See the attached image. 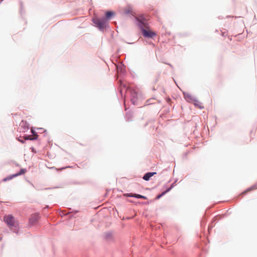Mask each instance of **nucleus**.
I'll list each match as a JSON object with an SVG mask.
<instances>
[{
	"label": "nucleus",
	"instance_id": "obj_1",
	"mask_svg": "<svg viewBox=\"0 0 257 257\" xmlns=\"http://www.w3.org/2000/svg\"><path fill=\"white\" fill-rule=\"evenodd\" d=\"M120 92L122 94L123 91H127L131 95V100L134 105H138L141 99L138 90L132 88H128L126 84L120 81Z\"/></svg>",
	"mask_w": 257,
	"mask_h": 257
},
{
	"label": "nucleus",
	"instance_id": "obj_2",
	"mask_svg": "<svg viewBox=\"0 0 257 257\" xmlns=\"http://www.w3.org/2000/svg\"><path fill=\"white\" fill-rule=\"evenodd\" d=\"M4 221L7 223L11 230L14 232L18 231L19 222L16 220L12 215H6L4 218Z\"/></svg>",
	"mask_w": 257,
	"mask_h": 257
},
{
	"label": "nucleus",
	"instance_id": "obj_3",
	"mask_svg": "<svg viewBox=\"0 0 257 257\" xmlns=\"http://www.w3.org/2000/svg\"><path fill=\"white\" fill-rule=\"evenodd\" d=\"M156 37V33L151 30L146 26V42L149 44H153L154 38Z\"/></svg>",
	"mask_w": 257,
	"mask_h": 257
},
{
	"label": "nucleus",
	"instance_id": "obj_4",
	"mask_svg": "<svg viewBox=\"0 0 257 257\" xmlns=\"http://www.w3.org/2000/svg\"><path fill=\"white\" fill-rule=\"evenodd\" d=\"M93 22L96 25L97 27H98L100 29H103L106 27L107 21L106 19H95L93 20Z\"/></svg>",
	"mask_w": 257,
	"mask_h": 257
},
{
	"label": "nucleus",
	"instance_id": "obj_5",
	"mask_svg": "<svg viewBox=\"0 0 257 257\" xmlns=\"http://www.w3.org/2000/svg\"><path fill=\"white\" fill-rule=\"evenodd\" d=\"M137 25L139 26L141 30L142 34L145 36V28H144V21L145 19L143 17H141L140 18H137Z\"/></svg>",
	"mask_w": 257,
	"mask_h": 257
},
{
	"label": "nucleus",
	"instance_id": "obj_6",
	"mask_svg": "<svg viewBox=\"0 0 257 257\" xmlns=\"http://www.w3.org/2000/svg\"><path fill=\"white\" fill-rule=\"evenodd\" d=\"M26 172V169H22L19 173L15 174H14V175H10V176L4 178L3 180V182H6V181H7L8 180H10L12 179L14 177H17V176H18L19 175H21L24 174Z\"/></svg>",
	"mask_w": 257,
	"mask_h": 257
},
{
	"label": "nucleus",
	"instance_id": "obj_7",
	"mask_svg": "<svg viewBox=\"0 0 257 257\" xmlns=\"http://www.w3.org/2000/svg\"><path fill=\"white\" fill-rule=\"evenodd\" d=\"M185 99L189 102L193 103L195 101V98L191 94L188 93H184Z\"/></svg>",
	"mask_w": 257,
	"mask_h": 257
},
{
	"label": "nucleus",
	"instance_id": "obj_8",
	"mask_svg": "<svg viewBox=\"0 0 257 257\" xmlns=\"http://www.w3.org/2000/svg\"><path fill=\"white\" fill-rule=\"evenodd\" d=\"M39 219L38 214H33L30 218V222L32 224H35Z\"/></svg>",
	"mask_w": 257,
	"mask_h": 257
},
{
	"label": "nucleus",
	"instance_id": "obj_9",
	"mask_svg": "<svg viewBox=\"0 0 257 257\" xmlns=\"http://www.w3.org/2000/svg\"><path fill=\"white\" fill-rule=\"evenodd\" d=\"M156 172H149L146 173V181L149 180L150 178L154 175L156 174Z\"/></svg>",
	"mask_w": 257,
	"mask_h": 257
},
{
	"label": "nucleus",
	"instance_id": "obj_10",
	"mask_svg": "<svg viewBox=\"0 0 257 257\" xmlns=\"http://www.w3.org/2000/svg\"><path fill=\"white\" fill-rule=\"evenodd\" d=\"M124 195L125 196H129V197H136L137 198H145V197L144 196H142V195H138V194H124Z\"/></svg>",
	"mask_w": 257,
	"mask_h": 257
},
{
	"label": "nucleus",
	"instance_id": "obj_11",
	"mask_svg": "<svg viewBox=\"0 0 257 257\" xmlns=\"http://www.w3.org/2000/svg\"><path fill=\"white\" fill-rule=\"evenodd\" d=\"M114 15V13L111 11H108V12H107L106 13H105V16H106V20L107 19H109L111 17H112V16H113Z\"/></svg>",
	"mask_w": 257,
	"mask_h": 257
},
{
	"label": "nucleus",
	"instance_id": "obj_12",
	"mask_svg": "<svg viewBox=\"0 0 257 257\" xmlns=\"http://www.w3.org/2000/svg\"><path fill=\"white\" fill-rule=\"evenodd\" d=\"M171 189V188L168 189L167 190H166L165 191L162 192L161 194H159L158 195L156 198V199H160L162 196H164L166 193H167L168 192H169L170 191V190Z\"/></svg>",
	"mask_w": 257,
	"mask_h": 257
},
{
	"label": "nucleus",
	"instance_id": "obj_13",
	"mask_svg": "<svg viewBox=\"0 0 257 257\" xmlns=\"http://www.w3.org/2000/svg\"><path fill=\"white\" fill-rule=\"evenodd\" d=\"M255 189H257V183L254 184L253 185H252L251 187H250V188H249L245 192H248V191H252V190H255Z\"/></svg>",
	"mask_w": 257,
	"mask_h": 257
},
{
	"label": "nucleus",
	"instance_id": "obj_14",
	"mask_svg": "<svg viewBox=\"0 0 257 257\" xmlns=\"http://www.w3.org/2000/svg\"><path fill=\"white\" fill-rule=\"evenodd\" d=\"M193 103L194 104V105L196 106H197L198 107H199L200 108H203V106H202L201 103H200L199 101H197L196 99H195V101Z\"/></svg>",
	"mask_w": 257,
	"mask_h": 257
},
{
	"label": "nucleus",
	"instance_id": "obj_15",
	"mask_svg": "<svg viewBox=\"0 0 257 257\" xmlns=\"http://www.w3.org/2000/svg\"><path fill=\"white\" fill-rule=\"evenodd\" d=\"M143 179H145V176L143 177Z\"/></svg>",
	"mask_w": 257,
	"mask_h": 257
}]
</instances>
